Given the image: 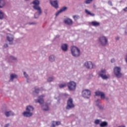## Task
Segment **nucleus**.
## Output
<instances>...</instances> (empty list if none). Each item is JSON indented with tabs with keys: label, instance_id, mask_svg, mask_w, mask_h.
Masks as SVG:
<instances>
[{
	"label": "nucleus",
	"instance_id": "10",
	"mask_svg": "<svg viewBox=\"0 0 127 127\" xmlns=\"http://www.w3.org/2000/svg\"><path fill=\"white\" fill-rule=\"evenodd\" d=\"M106 73H107L106 69H101L99 71L98 75L103 80H107V79H109V77L106 75Z\"/></svg>",
	"mask_w": 127,
	"mask_h": 127
},
{
	"label": "nucleus",
	"instance_id": "22",
	"mask_svg": "<svg viewBox=\"0 0 127 127\" xmlns=\"http://www.w3.org/2000/svg\"><path fill=\"white\" fill-rule=\"evenodd\" d=\"M17 77V75L15 74H11L10 75V82H12L14 79Z\"/></svg>",
	"mask_w": 127,
	"mask_h": 127
},
{
	"label": "nucleus",
	"instance_id": "24",
	"mask_svg": "<svg viewBox=\"0 0 127 127\" xmlns=\"http://www.w3.org/2000/svg\"><path fill=\"white\" fill-rule=\"evenodd\" d=\"M9 61H14V62H16L17 61V58L13 56H10L9 58Z\"/></svg>",
	"mask_w": 127,
	"mask_h": 127
},
{
	"label": "nucleus",
	"instance_id": "32",
	"mask_svg": "<svg viewBox=\"0 0 127 127\" xmlns=\"http://www.w3.org/2000/svg\"><path fill=\"white\" fill-rule=\"evenodd\" d=\"M101 123V120L99 119H96L94 121L95 125H99Z\"/></svg>",
	"mask_w": 127,
	"mask_h": 127
},
{
	"label": "nucleus",
	"instance_id": "51",
	"mask_svg": "<svg viewBox=\"0 0 127 127\" xmlns=\"http://www.w3.org/2000/svg\"><path fill=\"white\" fill-rule=\"evenodd\" d=\"M125 33H126V34H127V31H125Z\"/></svg>",
	"mask_w": 127,
	"mask_h": 127
},
{
	"label": "nucleus",
	"instance_id": "1",
	"mask_svg": "<svg viewBox=\"0 0 127 127\" xmlns=\"http://www.w3.org/2000/svg\"><path fill=\"white\" fill-rule=\"evenodd\" d=\"M32 3L34 4L33 8L37 11L34 14V18H38V17L42 14V9H41V7L39 6L40 2L39 0H34Z\"/></svg>",
	"mask_w": 127,
	"mask_h": 127
},
{
	"label": "nucleus",
	"instance_id": "8",
	"mask_svg": "<svg viewBox=\"0 0 127 127\" xmlns=\"http://www.w3.org/2000/svg\"><path fill=\"white\" fill-rule=\"evenodd\" d=\"M82 95L85 99H89L91 97V90L84 89L82 91Z\"/></svg>",
	"mask_w": 127,
	"mask_h": 127
},
{
	"label": "nucleus",
	"instance_id": "6",
	"mask_svg": "<svg viewBox=\"0 0 127 127\" xmlns=\"http://www.w3.org/2000/svg\"><path fill=\"white\" fill-rule=\"evenodd\" d=\"M99 42L102 46H106L108 44V38L105 36H101L99 38Z\"/></svg>",
	"mask_w": 127,
	"mask_h": 127
},
{
	"label": "nucleus",
	"instance_id": "12",
	"mask_svg": "<svg viewBox=\"0 0 127 127\" xmlns=\"http://www.w3.org/2000/svg\"><path fill=\"white\" fill-rule=\"evenodd\" d=\"M45 96L44 95H42L38 97V100H35L36 103H39L40 105H43L44 104V100H43V98H44Z\"/></svg>",
	"mask_w": 127,
	"mask_h": 127
},
{
	"label": "nucleus",
	"instance_id": "16",
	"mask_svg": "<svg viewBox=\"0 0 127 127\" xmlns=\"http://www.w3.org/2000/svg\"><path fill=\"white\" fill-rule=\"evenodd\" d=\"M95 96H100L101 99H105V93L101 91H96L95 93Z\"/></svg>",
	"mask_w": 127,
	"mask_h": 127
},
{
	"label": "nucleus",
	"instance_id": "34",
	"mask_svg": "<svg viewBox=\"0 0 127 127\" xmlns=\"http://www.w3.org/2000/svg\"><path fill=\"white\" fill-rule=\"evenodd\" d=\"M28 24H29V25H36V24H37V23L36 22H29Z\"/></svg>",
	"mask_w": 127,
	"mask_h": 127
},
{
	"label": "nucleus",
	"instance_id": "37",
	"mask_svg": "<svg viewBox=\"0 0 127 127\" xmlns=\"http://www.w3.org/2000/svg\"><path fill=\"white\" fill-rule=\"evenodd\" d=\"M39 91L40 90L39 88H36L35 89V93H36V94H38V93H39Z\"/></svg>",
	"mask_w": 127,
	"mask_h": 127
},
{
	"label": "nucleus",
	"instance_id": "15",
	"mask_svg": "<svg viewBox=\"0 0 127 127\" xmlns=\"http://www.w3.org/2000/svg\"><path fill=\"white\" fill-rule=\"evenodd\" d=\"M49 61L51 62V63H53V62H55L56 61V56L54 55H51L49 57Z\"/></svg>",
	"mask_w": 127,
	"mask_h": 127
},
{
	"label": "nucleus",
	"instance_id": "43",
	"mask_svg": "<svg viewBox=\"0 0 127 127\" xmlns=\"http://www.w3.org/2000/svg\"><path fill=\"white\" fill-rule=\"evenodd\" d=\"M115 39L116 40L118 41V40H120V37L117 36L115 37Z\"/></svg>",
	"mask_w": 127,
	"mask_h": 127
},
{
	"label": "nucleus",
	"instance_id": "50",
	"mask_svg": "<svg viewBox=\"0 0 127 127\" xmlns=\"http://www.w3.org/2000/svg\"><path fill=\"white\" fill-rule=\"evenodd\" d=\"M93 7H94V8H96V5L95 4H93Z\"/></svg>",
	"mask_w": 127,
	"mask_h": 127
},
{
	"label": "nucleus",
	"instance_id": "17",
	"mask_svg": "<svg viewBox=\"0 0 127 127\" xmlns=\"http://www.w3.org/2000/svg\"><path fill=\"white\" fill-rule=\"evenodd\" d=\"M49 105L50 104L46 103L45 105L42 106V109L44 112H47L49 111Z\"/></svg>",
	"mask_w": 127,
	"mask_h": 127
},
{
	"label": "nucleus",
	"instance_id": "4",
	"mask_svg": "<svg viewBox=\"0 0 127 127\" xmlns=\"http://www.w3.org/2000/svg\"><path fill=\"white\" fill-rule=\"evenodd\" d=\"M113 71L115 76L118 79H120L124 76V74L122 73V68L120 66H115Z\"/></svg>",
	"mask_w": 127,
	"mask_h": 127
},
{
	"label": "nucleus",
	"instance_id": "20",
	"mask_svg": "<svg viewBox=\"0 0 127 127\" xmlns=\"http://www.w3.org/2000/svg\"><path fill=\"white\" fill-rule=\"evenodd\" d=\"M61 48L63 51L65 52V51H67V50H68V45H67V44H63V45H62Z\"/></svg>",
	"mask_w": 127,
	"mask_h": 127
},
{
	"label": "nucleus",
	"instance_id": "46",
	"mask_svg": "<svg viewBox=\"0 0 127 127\" xmlns=\"http://www.w3.org/2000/svg\"><path fill=\"white\" fill-rule=\"evenodd\" d=\"M123 10H124V11H125L126 12H127V7L124 8Z\"/></svg>",
	"mask_w": 127,
	"mask_h": 127
},
{
	"label": "nucleus",
	"instance_id": "9",
	"mask_svg": "<svg viewBox=\"0 0 127 127\" xmlns=\"http://www.w3.org/2000/svg\"><path fill=\"white\" fill-rule=\"evenodd\" d=\"M84 65L87 69H94V68H96V65L91 61L85 62Z\"/></svg>",
	"mask_w": 127,
	"mask_h": 127
},
{
	"label": "nucleus",
	"instance_id": "11",
	"mask_svg": "<svg viewBox=\"0 0 127 127\" xmlns=\"http://www.w3.org/2000/svg\"><path fill=\"white\" fill-rule=\"evenodd\" d=\"M6 39L9 42V44L11 45L13 44V39H14V37L12 34H7L6 36Z\"/></svg>",
	"mask_w": 127,
	"mask_h": 127
},
{
	"label": "nucleus",
	"instance_id": "23",
	"mask_svg": "<svg viewBox=\"0 0 127 127\" xmlns=\"http://www.w3.org/2000/svg\"><path fill=\"white\" fill-rule=\"evenodd\" d=\"M108 126V123L106 121L102 122L100 124V127H107Z\"/></svg>",
	"mask_w": 127,
	"mask_h": 127
},
{
	"label": "nucleus",
	"instance_id": "7",
	"mask_svg": "<svg viewBox=\"0 0 127 127\" xmlns=\"http://www.w3.org/2000/svg\"><path fill=\"white\" fill-rule=\"evenodd\" d=\"M69 91H75L76 90V83L74 81H70L67 83Z\"/></svg>",
	"mask_w": 127,
	"mask_h": 127
},
{
	"label": "nucleus",
	"instance_id": "36",
	"mask_svg": "<svg viewBox=\"0 0 127 127\" xmlns=\"http://www.w3.org/2000/svg\"><path fill=\"white\" fill-rule=\"evenodd\" d=\"M23 75H24L25 78H28V74H27V73H26V72L24 71L23 72Z\"/></svg>",
	"mask_w": 127,
	"mask_h": 127
},
{
	"label": "nucleus",
	"instance_id": "45",
	"mask_svg": "<svg viewBox=\"0 0 127 127\" xmlns=\"http://www.w3.org/2000/svg\"><path fill=\"white\" fill-rule=\"evenodd\" d=\"M9 127V123H8L7 124H6L4 125V127Z\"/></svg>",
	"mask_w": 127,
	"mask_h": 127
},
{
	"label": "nucleus",
	"instance_id": "28",
	"mask_svg": "<svg viewBox=\"0 0 127 127\" xmlns=\"http://www.w3.org/2000/svg\"><path fill=\"white\" fill-rule=\"evenodd\" d=\"M66 86H67L66 83H63L59 84V86L60 89H63V88H65Z\"/></svg>",
	"mask_w": 127,
	"mask_h": 127
},
{
	"label": "nucleus",
	"instance_id": "3",
	"mask_svg": "<svg viewBox=\"0 0 127 127\" xmlns=\"http://www.w3.org/2000/svg\"><path fill=\"white\" fill-rule=\"evenodd\" d=\"M70 52L72 56L77 58L81 55V52L78 47L73 46L70 47Z\"/></svg>",
	"mask_w": 127,
	"mask_h": 127
},
{
	"label": "nucleus",
	"instance_id": "19",
	"mask_svg": "<svg viewBox=\"0 0 127 127\" xmlns=\"http://www.w3.org/2000/svg\"><path fill=\"white\" fill-rule=\"evenodd\" d=\"M5 116L8 118V117H10V116H14V113L12 111H6L4 112Z\"/></svg>",
	"mask_w": 127,
	"mask_h": 127
},
{
	"label": "nucleus",
	"instance_id": "30",
	"mask_svg": "<svg viewBox=\"0 0 127 127\" xmlns=\"http://www.w3.org/2000/svg\"><path fill=\"white\" fill-rule=\"evenodd\" d=\"M67 7L64 6L62 7L60 11H61L62 12H64V11H66V10H67Z\"/></svg>",
	"mask_w": 127,
	"mask_h": 127
},
{
	"label": "nucleus",
	"instance_id": "21",
	"mask_svg": "<svg viewBox=\"0 0 127 127\" xmlns=\"http://www.w3.org/2000/svg\"><path fill=\"white\" fill-rule=\"evenodd\" d=\"M90 24L91 25H92V26H95V27L100 26V22L96 21L91 22Z\"/></svg>",
	"mask_w": 127,
	"mask_h": 127
},
{
	"label": "nucleus",
	"instance_id": "25",
	"mask_svg": "<svg viewBox=\"0 0 127 127\" xmlns=\"http://www.w3.org/2000/svg\"><path fill=\"white\" fill-rule=\"evenodd\" d=\"M4 16H5L4 12L2 11L1 10H0V20H2V19H3V18H4Z\"/></svg>",
	"mask_w": 127,
	"mask_h": 127
},
{
	"label": "nucleus",
	"instance_id": "5",
	"mask_svg": "<svg viewBox=\"0 0 127 127\" xmlns=\"http://www.w3.org/2000/svg\"><path fill=\"white\" fill-rule=\"evenodd\" d=\"M75 108V105L73 103V99L69 98L67 101L66 106L65 107L66 110H72Z\"/></svg>",
	"mask_w": 127,
	"mask_h": 127
},
{
	"label": "nucleus",
	"instance_id": "41",
	"mask_svg": "<svg viewBox=\"0 0 127 127\" xmlns=\"http://www.w3.org/2000/svg\"><path fill=\"white\" fill-rule=\"evenodd\" d=\"M4 48H7L8 47V45L7 44H4L3 45Z\"/></svg>",
	"mask_w": 127,
	"mask_h": 127
},
{
	"label": "nucleus",
	"instance_id": "13",
	"mask_svg": "<svg viewBox=\"0 0 127 127\" xmlns=\"http://www.w3.org/2000/svg\"><path fill=\"white\" fill-rule=\"evenodd\" d=\"M50 3L51 4L52 6H53L55 7V8H58L59 5H58V1L57 0H50Z\"/></svg>",
	"mask_w": 127,
	"mask_h": 127
},
{
	"label": "nucleus",
	"instance_id": "39",
	"mask_svg": "<svg viewBox=\"0 0 127 127\" xmlns=\"http://www.w3.org/2000/svg\"><path fill=\"white\" fill-rule=\"evenodd\" d=\"M61 11H60V10L59 11H58L56 13V16H58V15H59V14H60V13H61Z\"/></svg>",
	"mask_w": 127,
	"mask_h": 127
},
{
	"label": "nucleus",
	"instance_id": "49",
	"mask_svg": "<svg viewBox=\"0 0 127 127\" xmlns=\"http://www.w3.org/2000/svg\"><path fill=\"white\" fill-rule=\"evenodd\" d=\"M27 83H29V80L28 79V78H27Z\"/></svg>",
	"mask_w": 127,
	"mask_h": 127
},
{
	"label": "nucleus",
	"instance_id": "31",
	"mask_svg": "<svg viewBox=\"0 0 127 127\" xmlns=\"http://www.w3.org/2000/svg\"><path fill=\"white\" fill-rule=\"evenodd\" d=\"M73 18L75 20H78V19H79V18H80V16H79L78 15H73Z\"/></svg>",
	"mask_w": 127,
	"mask_h": 127
},
{
	"label": "nucleus",
	"instance_id": "33",
	"mask_svg": "<svg viewBox=\"0 0 127 127\" xmlns=\"http://www.w3.org/2000/svg\"><path fill=\"white\" fill-rule=\"evenodd\" d=\"M93 1V0H86L84 1V2L86 3V4H89L91 3Z\"/></svg>",
	"mask_w": 127,
	"mask_h": 127
},
{
	"label": "nucleus",
	"instance_id": "40",
	"mask_svg": "<svg viewBox=\"0 0 127 127\" xmlns=\"http://www.w3.org/2000/svg\"><path fill=\"white\" fill-rule=\"evenodd\" d=\"M48 12V9H45L44 10V13H45L46 15H47Z\"/></svg>",
	"mask_w": 127,
	"mask_h": 127
},
{
	"label": "nucleus",
	"instance_id": "42",
	"mask_svg": "<svg viewBox=\"0 0 127 127\" xmlns=\"http://www.w3.org/2000/svg\"><path fill=\"white\" fill-rule=\"evenodd\" d=\"M108 4H109V5H111V6H113V4L112 3V1H108Z\"/></svg>",
	"mask_w": 127,
	"mask_h": 127
},
{
	"label": "nucleus",
	"instance_id": "29",
	"mask_svg": "<svg viewBox=\"0 0 127 127\" xmlns=\"http://www.w3.org/2000/svg\"><path fill=\"white\" fill-rule=\"evenodd\" d=\"M54 77L52 76V77H49L47 78V82H53V81H54Z\"/></svg>",
	"mask_w": 127,
	"mask_h": 127
},
{
	"label": "nucleus",
	"instance_id": "47",
	"mask_svg": "<svg viewBox=\"0 0 127 127\" xmlns=\"http://www.w3.org/2000/svg\"><path fill=\"white\" fill-rule=\"evenodd\" d=\"M59 37H60V35H57L56 36L55 38H59Z\"/></svg>",
	"mask_w": 127,
	"mask_h": 127
},
{
	"label": "nucleus",
	"instance_id": "27",
	"mask_svg": "<svg viewBox=\"0 0 127 127\" xmlns=\"http://www.w3.org/2000/svg\"><path fill=\"white\" fill-rule=\"evenodd\" d=\"M5 5V1L4 0H0V8H2Z\"/></svg>",
	"mask_w": 127,
	"mask_h": 127
},
{
	"label": "nucleus",
	"instance_id": "44",
	"mask_svg": "<svg viewBox=\"0 0 127 127\" xmlns=\"http://www.w3.org/2000/svg\"><path fill=\"white\" fill-rule=\"evenodd\" d=\"M111 63H115V59H111Z\"/></svg>",
	"mask_w": 127,
	"mask_h": 127
},
{
	"label": "nucleus",
	"instance_id": "14",
	"mask_svg": "<svg viewBox=\"0 0 127 127\" xmlns=\"http://www.w3.org/2000/svg\"><path fill=\"white\" fill-rule=\"evenodd\" d=\"M64 22L65 24H67V25H72L73 24V21L69 18L64 19Z\"/></svg>",
	"mask_w": 127,
	"mask_h": 127
},
{
	"label": "nucleus",
	"instance_id": "48",
	"mask_svg": "<svg viewBox=\"0 0 127 127\" xmlns=\"http://www.w3.org/2000/svg\"><path fill=\"white\" fill-rule=\"evenodd\" d=\"M118 127H126V126L125 125H121L118 126Z\"/></svg>",
	"mask_w": 127,
	"mask_h": 127
},
{
	"label": "nucleus",
	"instance_id": "26",
	"mask_svg": "<svg viewBox=\"0 0 127 127\" xmlns=\"http://www.w3.org/2000/svg\"><path fill=\"white\" fill-rule=\"evenodd\" d=\"M85 12L88 15H90V16H95V14L91 13L89 10L85 9Z\"/></svg>",
	"mask_w": 127,
	"mask_h": 127
},
{
	"label": "nucleus",
	"instance_id": "35",
	"mask_svg": "<svg viewBox=\"0 0 127 127\" xmlns=\"http://www.w3.org/2000/svg\"><path fill=\"white\" fill-rule=\"evenodd\" d=\"M56 126V123L55 121H53L52 123V126H51V127H55Z\"/></svg>",
	"mask_w": 127,
	"mask_h": 127
},
{
	"label": "nucleus",
	"instance_id": "18",
	"mask_svg": "<svg viewBox=\"0 0 127 127\" xmlns=\"http://www.w3.org/2000/svg\"><path fill=\"white\" fill-rule=\"evenodd\" d=\"M96 105L100 110H103V109H104V108L102 106V104H101V100H100V99L96 100Z\"/></svg>",
	"mask_w": 127,
	"mask_h": 127
},
{
	"label": "nucleus",
	"instance_id": "38",
	"mask_svg": "<svg viewBox=\"0 0 127 127\" xmlns=\"http://www.w3.org/2000/svg\"><path fill=\"white\" fill-rule=\"evenodd\" d=\"M56 123V126H60L61 125V122L59 121L55 122Z\"/></svg>",
	"mask_w": 127,
	"mask_h": 127
},
{
	"label": "nucleus",
	"instance_id": "2",
	"mask_svg": "<svg viewBox=\"0 0 127 127\" xmlns=\"http://www.w3.org/2000/svg\"><path fill=\"white\" fill-rule=\"evenodd\" d=\"M33 111H34V108L32 106H27L26 108V111H24L22 113V115L25 118H30L33 116Z\"/></svg>",
	"mask_w": 127,
	"mask_h": 127
}]
</instances>
